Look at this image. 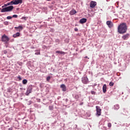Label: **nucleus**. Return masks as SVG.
<instances>
[{"label": "nucleus", "mask_w": 130, "mask_h": 130, "mask_svg": "<svg viewBox=\"0 0 130 130\" xmlns=\"http://www.w3.org/2000/svg\"><path fill=\"white\" fill-rule=\"evenodd\" d=\"M127 30L126 24L124 23L120 24L118 27V32L120 34H124V33L126 32Z\"/></svg>", "instance_id": "1"}, {"label": "nucleus", "mask_w": 130, "mask_h": 130, "mask_svg": "<svg viewBox=\"0 0 130 130\" xmlns=\"http://www.w3.org/2000/svg\"><path fill=\"white\" fill-rule=\"evenodd\" d=\"M13 9H14V6H10L3 8L1 10V13H6V12H11V11H13Z\"/></svg>", "instance_id": "2"}, {"label": "nucleus", "mask_w": 130, "mask_h": 130, "mask_svg": "<svg viewBox=\"0 0 130 130\" xmlns=\"http://www.w3.org/2000/svg\"><path fill=\"white\" fill-rule=\"evenodd\" d=\"M10 41V39L6 35H4L2 37V42H4L5 44H8V43Z\"/></svg>", "instance_id": "3"}, {"label": "nucleus", "mask_w": 130, "mask_h": 130, "mask_svg": "<svg viewBox=\"0 0 130 130\" xmlns=\"http://www.w3.org/2000/svg\"><path fill=\"white\" fill-rule=\"evenodd\" d=\"M81 81L83 84H84L85 85H87V84H89L90 83V81H89V79H88L87 76L82 77L81 78Z\"/></svg>", "instance_id": "4"}, {"label": "nucleus", "mask_w": 130, "mask_h": 130, "mask_svg": "<svg viewBox=\"0 0 130 130\" xmlns=\"http://www.w3.org/2000/svg\"><path fill=\"white\" fill-rule=\"evenodd\" d=\"M95 108L96 110V116H100V115H101V109L100 108V107L96 106Z\"/></svg>", "instance_id": "5"}, {"label": "nucleus", "mask_w": 130, "mask_h": 130, "mask_svg": "<svg viewBox=\"0 0 130 130\" xmlns=\"http://www.w3.org/2000/svg\"><path fill=\"white\" fill-rule=\"evenodd\" d=\"M32 89H33L32 87V85H29L28 87V88L27 89V90H26V92L25 93V95L26 96H28L29 95V94L30 93H31V92H32Z\"/></svg>", "instance_id": "6"}, {"label": "nucleus", "mask_w": 130, "mask_h": 130, "mask_svg": "<svg viewBox=\"0 0 130 130\" xmlns=\"http://www.w3.org/2000/svg\"><path fill=\"white\" fill-rule=\"evenodd\" d=\"M97 6V3L95 1H91L90 4V8H92V9L93 8H95Z\"/></svg>", "instance_id": "7"}, {"label": "nucleus", "mask_w": 130, "mask_h": 130, "mask_svg": "<svg viewBox=\"0 0 130 130\" xmlns=\"http://www.w3.org/2000/svg\"><path fill=\"white\" fill-rule=\"evenodd\" d=\"M129 34H127L126 35H124L123 36H122V39L123 40H127L128 38H129Z\"/></svg>", "instance_id": "8"}, {"label": "nucleus", "mask_w": 130, "mask_h": 130, "mask_svg": "<svg viewBox=\"0 0 130 130\" xmlns=\"http://www.w3.org/2000/svg\"><path fill=\"white\" fill-rule=\"evenodd\" d=\"M106 24L108 25L109 28H112V27H113V23H112L111 21H107Z\"/></svg>", "instance_id": "9"}, {"label": "nucleus", "mask_w": 130, "mask_h": 130, "mask_svg": "<svg viewBox=\"0 0 130 130\" xmlns=\"http://www.w3.org/2000/svg\"><path fill=\"white\" fill-rule=\"evenodd\" d=\"M60 88L62 89V92H66L67 91V86L64 84H61L60 86Z\"/></svg>", "instance_id": "10"}, {"label": "nucleus", "mask_w": 130, "mask_h": 130, "mask_svg": "<svg viewBox=\"0 0 130 130\" xmlns=\"http://www.w3.org/2000/svg\"><path fill=\"white\" fill-rule=\"evenodd\" d=\"M86 22H87V19L86 18H82L80 20V24H84V23H86Z\"/></svg>", "instance_id": "11"}, {"label": "nucleus", "mask_w": 130, "mask_h": 130, "mask_svg": "<svg viewBox=\"0 0 130 130\" xmlns=\"http://www.w3.org/2000/svg\"><path fill=\"white\" fill-rule=\"evenodd\" d=\"M75 14H77V11H76L75 9L72 10L70 12V15H71V16L75 15Z\"/></svg>", "instance_id": "12"}, {"label": "nucleus", "mask_w": 130, "mask_h": 130, "mask_svg": "<svg viewBox=\"0 0 130 130\" xmlns=\"http://www.w3.org/2000/svg\"><path fill=\"white\" fill-rule=\"evenodd\" d=\"M106 89H107V86L106 84H104L103 86V93H106Z\"/></svg>", "instance_id": "13"}, {"label": "nucleus", "mask_w": 130, "mask_h": 130, "mask_svg": "<svg viewBox=\"0 0 130 130\" xmlns=\"http://www.w3.org/2000/svg\"><path fill=\"white\" fill-rule=\"evenodd\" d=\"M15 1L16 5H19V4H22L23 3V0H15Z\"/></svg>", "instance_id": "14"}, {"label": "nucleus", "mask_w": 130, "mask_h": 130, "mask_svg": "<svg viewBox=\"0 0 130 130\" xmlns=\"http://www.w3.org/2000/svg\"><path fill=\"white\" fill-rule=\"evenodd\" d=\"M19 36H20V32H16L15 34L13 35V37H14V38H16V37H19Z\"/></svg>", "instance_id": "15"}, {"label": "nucleus", "mask_w": 130, "mask_h": 130, "mask_svg": "<svg viewBox=\"0 0 130 130\" xmlns=\"http://www.w3.org/2000/svg\"><path fill=\"white\" fill-rule=\"evenodd\" d=\"M15 29H16V30H18V29H20V30H23V26H22L21 25L16 26L15 27Z\"/></svg>", "instance_id": "16"}, {"label": "nucleus", "mask_w": 130, "mask_h": 130, "mask_svg": "<svg viewBox=\"0 0 130 130\" xmlns=\"http://www.w3.org/2000/svg\"><path fill=\"white\" fill-rule=\"evenodd\" d=\"M114 109L115 110H118V109H119V105H115L114 106Z\"/></svg>", "instance_id": "17"}, {"label": "nucleus", "mask_w": 130, "mask_h": 130, "mask_svg": "<svg viewBox=\"0 0 130 130\" xmlns=\"http://www.w3.org/2000/svg\"><path fill=\"white\" fill-rule=\"evenodd\" d=\"M9 4H10V5H16V2L15 1V0H13V1H11L10 2H9Z\"/></svg>", "instance_id": "18"}, {"label": "nucleus", "mask_w": 130, "mask_h": 130, "mask_svg": "<svg viewBox=\"0 0 130 130\" xmlns=\"http://www.w3.org/2000/svg\"><path fill=\"white\" fill-rule=\"evenodd\" d=\"M27 82H28V81L26 79H23L22 80V83L23 84V85H26V84H27Z\"/></svg>", "instance_id": "19"}, {"label": "nucleus", "mask_w": 130, "mask_h": 130, "mask_svg": "<svg viewBox=\"0 0 130 130\" xmlns=\"http://www.w3.org/2000/svg\"><path fill=\"white\" fill-rule=\"evenodd\" d=\"M55 43H56V44H59V42H60L59 39H56L55 41Z\"/></svg>", "instance_id": "20"}, {"label": "nucleus", "mask_w": 130, "mask_h": 130, "mask_svg": "<svg viewBox=\"0 0 130 130\" xmlns=\"http://www.w3.org/2000/svg\"><path fill=\"white\" fill-rule=\"evenodd\" d=\"M8 6H10L9 3H8L7 4H5L4 6H2V8H5L6 7H8Z\"/></svg>", "instance_id": "21"}, {"label": "nucleus", "mask_w": 130, "mask_h": 130, "mask_svg": "<svg viewBox=\"0 0 130 130\" xmlns=\"http://www.w3.org/2000/svg\"><path fill=\"white\" fill-rule=\"evenodd\" d=\"M74 98L75 99H76V100H78V99H79V95L78 94H75L74 96Z\"/></svg>", "instance_id": "22"}, {"label": "nucleus", "mask_w": 130, "mask_h": 130, "mask_svg": "<svg viewBox=\"0 0 130 130\" xmlns=\"http://www.w3.org/2000/svg\"><path fill=\"white\" fill-rule=\"evenodd\" d=\"M50 79H51L50 76H48V77L46 78V81H47V82H49V81H50Z\"/></svg>", "instance_id": "23"}, {"label": "nucleus", "mask_w": 130, "mask_h": 130, "mask_svg": "<svg viewBox=\"0 0 130 130\" xmlns=\"http://www.w3.org/2000/svg\"><path fill=\"white\" fill-rule=\"evenodd\" d=\"M44 86V84L43 83H41L40 84V87L41 88H42Z\"/></svg>", "instance_id": "24"}, {"label": "nucleus", "mask_w": 130, "mask_h": 130, "mask_svg": "<svg viewBox=\"0 0 130 130\" xmlns=\"http://www.w3.org/2000/svg\"><path fill=\"white\" fill-rule=\"evenodd\" d=\"M114 85V83H113V82H110V83H109V85H110L111 87L113 86Z\"/></svg>", "instance_id": "25"}, {"label": "nucleus", "mask_w": 130, "mask_h": 130, "mask_svg": "<svg viewBox=\"0 0 130 130\" xmlns=\"http://www.w3.org/2000/svg\"><path fill=\"white\" fill-rule=\"evenodd\" d=\"M91 93L92 95H95V94H96V92H95L93 90L91 91Z\"/></svg>", "instance_id": "26"}, {"label": "nucleus", "mask_w": 130, "mask_h": 130, "mask_svg": "<svg viewBox=\"0 0 130 130\" xmlns=\"http://www.w3.org/2000/svg\"><path fill=\"white\" fill-rule=\"evenodd\" d=\"M111 126H112L111 123H108V127L110 128V127H111Z\"/></svg>", "instance_id": "27"}, {"label": "nucleus", "mask_w": 130, "mask_h": 130, "mask_svg": "<svg viewBox=\"0 0 130 130\" xmlns=\"http://www.w3.org/2000/svg\"><path fill=\"white\" fill-rule=\"evenodd\" d=\"M12 18H13L12 16H8L7 17V20H11V19H12Z\"/></svg>", "instance_id": "28"}, {"label": "nucleus", "mask_w": 130, "mask_h": 130, "mask_svg": "<svg viewBox=\"0 0 130 130\" xmlns=\"http://www.w3.org/2000/svg\"><path fill=\"white\" fill-rule=\"evenodd\" d=\"M60 54H62L63 55H64L66 54V52L61 51Z\"/></svg>", "instance_id": "29"}, {"label": "nucleus", "mask_w": 130, "mask_h": 130, "mask_svg": "<svg viewBox=\"0 0 130 130\" xmlns=\"http://www.w3.org/2000/svg\"><path fill=\"white\" fill-rule=\"evenodd\" d=\"M18 17V15L14 14L12 16V18H17Z\"/></svg>", "instance_id": "30"}, {"label": "nucleus", "mask_w": 130, "mask_h": 130, "mask_svg": "<svg viewBox=\"0 0 130 130\" xmlns=\"http://www.w3.org/2000/svg\"><path fill=\"white\" fill-rule=\"evenodd\" d=\"M4 24L5 25H9V22H8V21H5V22H4Z\"/></svg>", "instance_id": "31"}, {"label": "nucleus", "mask_w": 130, "mask_h": 130, "mask_svg": "<svg viewBox=\"0 0 130 130\" xmlns=\"http://www.w3.org/2000/svg\"><path fill=\"white\" fill-rule=\"evenodd\" d=\"M49 108L50 110H52V109H53V107L50 106L49 107Z\"/></svg>", "instance_id": "32"}, {"label": "nucleus", "mask_w": 130, "mask_h": 130, "mask_svg": "<svg viewBox=\"0 0 130 130\" xmlns=\"http://www.w3.org/2000/svg\"><path fill=\"white\" fill-rule=\"evenodd\" d=\"M17 79H18L19 80V81H21L22 80V78H21V76H18L17 77Z\"/></svg>", "instance_id": "33"}, {"label": "nucleus", "mask_w": 130, "mask_h": 130, "mask_svg": "<svg viewBox=\"0 0 130 130\" xmlns=\"http://www.w3.org/2000/svg\"><path fill=\"white\" fill-rule=\"evenodd\" d=\"M3 53H4V54H7V53H8V51L4 50L3 51Z\"/></svg>", "instance_id": "34"}, {"label": "nucleus", "mask_w": 130, "mask_h": 130, "mask_svg": "<svg viewBox=\"0 0 130 130\" xmlns=\"http://www.w3.org/2000/svg\"><path fill=\"white\" fill-rule=\"evenodd\" d=\"M35 54L38 55V54H40V52H37L35 53Z\"/></svg>", "instance_id": "35"}, {"label": "nucleus", "mask_w": 130, "mask_h": 130, "mask_svg": "<svg viewBox=\"0 0 130 130\" xmlns=\"http://www.w3.org/2000/svg\"><path fill=\"white\" fill-rule=\"evenodd\" d=\"M74 30H75L76 32H78V31H79V29H78V28H75L74 29Z\"/></svg>", "instance_id": "36"}, {"label": "nucleus", "mask_w": 130, "mask_h": 130, "mask_svg": "<svg viewBox=\"0 0 130 130\" xmlns=\"http://www.w3.org/2000/svg\"><path fill=\"white\" fill-rule=\"evenodd\" d=\"M61 51H56V53H59L60 54V52Z\"/></svg>", "instance_id": "37"}, {"label": "nucleus", "mask_w": 130, "mask_h": 130, "mask_svg": "<svg viewBox=\"0 0 130 130\" xmlns=\"http://www.w3.org/2000/svg\"><path fill=\"white\" fill-rule=\"evenodd\" d=\"M22 19H23V20H25V21H26V20H27V19H26V17H22Z\"/></svg>", "instance_id": "38"}, {"label": "nucleus", "mask_w": 130, "mask_h": 130, "mask_svg": "<svg viewBox=\"0 0 130 130\" xmlns=\"http://www.w3.org/2000/svg\"><path fill=\"white\" fill-rule=\"evenodd\" d=\"M29 104H28V105H31V103H32V102L31 101H29L28 102Z\"/></svg>", "instance_id": "39"}, {"label": "nucleus", "mask_w": 130, "mask_h": 130, "mask_svg": "<svg viewBox=\"0 0 130 130\" xmlns=\"http://www.w3.org/2000/svg\"><path fill=\"white\" fill-rule=\"evenodd\" d=\"M8 129H9V130H13V128H12V127H10V128H9Z\"/></svg>", "instance_id": "40"}, {"label": "nucleus", "mask_w": 130, "mask_h": 130, "mask_svg": "<svg viewBox=\"0 0 130 130\" xmlns=\"http://www.w3.org/2000/svg\"><path fill=\"white\" fill-rule=\"evenodd\" d=\"M85 58H88V56H86L85 57Z\"/></svg>", "instance_id": "41"}, {"label": "nucleus", "mask_w": 130, "mask_h": 130, "mask_svg": "<svg viewBox=\"0 0 130 130\" xmlns=\"http://www.w3.org/2000/svg\"><path fill=\"white\" fill-rule=\"evenodd\" d=\"M47 2H50V1H51V0H47Z\"/></svg>", "instance_id": "42"}, {"label": "nucleus", "mask_w": 130, "mask_h": 130, "mask_svg": "<svg viewBox=\"0 0 130 130\" xmlns=\"http://www.w3.org/2000/svg\"><path fill=\"white\" fill-rule=\"evenodd\" d=\"M80 105H83V103L81 104Z\"/></svg>", "instance_id": "43"}, {"label": "nucleus", "mask_w": 130, "mask_h": 130, "mask_svg": "<svg viewBox=\"0 0 130 130\" xmlns=\"http://www.w3.org/2000/svg\"><path fill=\"white\" fill-rule=\"evenodd\" d=\"M88 16L90 17V16H91L90 14H88Z\"/></svg>", "instance_id": "44"}, {"label": "nucleus", "mask_w": 130, "mask_h": 130, "mask_svg": "<svg viewBox=\"0 0 130 130\" xmlns=\"http://www.w3.org/2000/svg\"><path fill=\"white\" fill-rule=\"evenodd\" d=\"M25 123V124H26V122L25 123Z\"/></svg>", "instance_id": "45"}]
</instances>
